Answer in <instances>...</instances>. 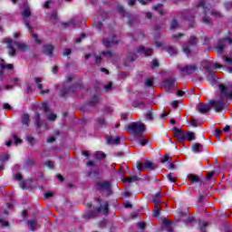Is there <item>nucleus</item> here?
Returning a JSON list of instances; mask_svg holds the SVG:
<instances>
[{
  "label": "nucleus",
  "instance_id": "54",
  "mask_svg": "<svg viewBox=\"0 0 232 232\" xmlns=\"http://www.w3.org/2000/svg\"><path fill=\"white\" fill-rule=\"evenodd\" d=\"M128 61H136L137 60V53H133V54H130L128 57H127Z\"/></svg>",
  "mask_w": 232,
  "mask_h": 232
},
{
  "label": "nucleus",
  "instance_id": "49",
  "mask_svg": "<svg viewBox=\"0 0 232 232\" xmlns=\"http://www.w3.org/2000/svg\"><path fill=\"white\" fill-rule=\"evenodd\" d=\"M210 15H213L214 17H222V14L217 10H212Z\"/></svg>",
  "mask_w": 232,
  "mask_h": 232
},
{
  "label": "nucleus",
  "instance_id": "25",
  "mask_svg": "<svg viewBox=\"0 0 232 232\" xmlns=\"http://www.w3.org/2000/svg\"><path fill=\"white\" fill-rule=\"evenodd\" d=\"M22 15L23 17H30V15H32V13L30 12V6H28L26 4L23 5Z\"/></svg>",
  "mask_w": 232,
  "mask_h": 232
},
{
  "label": "nucleus",
  "instance_id": "38",
  "mask_svg": "<svg viewBox=\"0 0 232 232\" xmlns=\"http://www.w3.org/2000/svg\"><path fill=\"white\" fill-rule=\"evenodd\" d=\"M35 120H36V128L42 127L43 121H41V114H39V112H35Z\"/></svg>",
  "mask_w": 232,
  "mask_h": 232
},
{
  "label": "nucleus",
  "instance_id": "64",
  "mask_svg": "<svg viewBox=\"0 0 232 232\" xmlns=\"http://www.w3.org/2000/svg\"><path fill=\"white\" fill-rule=\"evenodd\" d=\"M223 59H224V61H226V63H228V64H232V58L224 56Z\"/></svg>",
  "mask_w": 232,
  "mask_h": 232
},
{
  "label": "nucleus",
  "instance_id": "13",
  "mask_svg": "<svg viewBox=\"0 0 232 232\" xmlns=\"http://www.w3.org/2000/svg\"><path fill=\"white\" fill-rule=\"evenodd\" d=\"M164 86H165L166 90H176L177 81L173 77L166 79L164 81Z\"/></svg>",
  "mask_w": 232,
  "mask_h": 232
},
{
  "label": "nucleus",
  "instance_id": "41",
  "mask_svg": "<svg viewBox=\"0 0 232 232\" xmlns=\"http://www.w3.org/2000/svg\"><path fill=\"white\" fill-rule=\"evenodd\" d=\"M7 160H10V155L9 154H4L0 157L1 164H5V162H7Z\"/></svg>",
  "mask_w": 232,
  "mask_h": 232
},
{
  "label": "nucleus",
  "instance_id": "63",
  "mask_svg": "<svg viewBox=\"0 0 232 232\" xmlns=\"http://www.w3.org/2000/svg\"><path fill=\"white\" fill-rule=\"evenodd\" d=\"M140 146H146V144H148V140L146 139L140 140Z\"/></svg>",
  "mask_w": 232,
  "mask_h": 232
},
{
  "label": "nucleus",
  "instance_id": "47",
  "mask_svg": "<svg viewBox=\"0 0 232 232\" xmlns=\"http://www.w3.org/2000/svg\"><path fill=\"white\" fill-rule=\"evenodd\" d=\"M93 59H94L96 64H98V66H100L101 63L102 61V58L101 57V55L93 54Z\"/></svg>",
  "mask_w": 232,
  "mask_h": 232
},
{
  "label": "nucleus",
  "instance_id": "62",
  "mask_svg": "<svg viewBox=\"0 0 232 232\" xmlns=\"http://www.w3.org/2000/svg\"><path fill=\"white\" fill-rule=\"evenodd\" d=\"M33 38L34 39L35 43H37V44H41V40L37 34H33Z\"/></svg>",
  "mask_w": 232,
  "mask_h": 232
},
{
  "label": "nucleus",
  "instance_id": "22",
  "mask_svg": "<svg viewBox=\"0 0 232 232\" xmlns=\"http://www.w3.org/2000/svg\"><path fill=\"white\" fill-rule=\"evenodd\" d=\"M43 53L45 55H49V57H52V55H53V45H51V44L44 45Z\"/></svg>",
  "mask_w": 232,
  "mask_h": 232
},
{
  "label": "nucleus",
  "instance_id": "15",
  "mask_svg": "<svg viewBox=\"0 0 232 232\" xmlns=\"http://www.w3.org/2000/svg\"><path fill=\"white\" fill-rule=\"evenodd\" d=\"M197 110L199 113H208V111H211V105H209L208 103L199 102L197 105Z\"/></svg>",
  "mask_w": 232,
  "mask_h": 232
},
{
  "label": "nucleus",
  "instance_id": "55",
  "mask_svg": "<svg viewBox=\"0 0 232 232\" xmlns=\"http://www.w3.org/2000/svg\"><path fill=\"white\" fill-rule=\"evenodd\" d=\"M13 139H14V144H15L16 146H17V144H21V142H23L22 140L17 139V135H15V134H13Z\"/></svg>",
  "mask_w": 232,
  "mask_h": 232
},
{
  "label": "nucleus",
  "instance_id": "58",
  "mask_svg": "<svg viewBox=\"0 0 232 232\" xmlns=\"http://www.w3.org/2000/svg\"><path fill=\"white\" fill-rule=\"evenodd\" d=\"M146 119L148 121H153V114L151 113V111H149V112H147Z\"/></svg>",
  "mask_w": 232,
  "mask_h": 232
},
{
  "label": "nucleus",
  "instance_id": "29",
  "mask_svg": "<svg viewBox=\"0 0 232 232\" xmlns=\"http://www.w3.org/2000/svg\"><path fill=\"white\" fill-rule=\"evenodd\" d=\"M74 88L75 87H71V88L67 89L66 87H63L61 93H60L61 97H66V95H68V93H72V92H73Z\"/></svg>",
  "mask_w": 232,
  "mask_h": 232
},
{
  "label": "nucleus",
  "instance_id": "53",
  "mask_svg": "<svg viewBox=\"0 0 232 232\" xmlns=\"http://www.w3.org/2000/svg\"><path fill=\"white\" fill-rule=\"evenodd\" d=\"M47 119H48V121H55V119H57V114H55V113H51V114H49V115L47 116Z\"/></svg>",
  "mask_w": 232,
  "mask_h": 232
},
{
  "label": "nucleus",
  "instance_id": "48",
  "mask_svg": "<svg viewBox=\"0 0 232 232\" xmlns=\"http://www.w3.org/2000/svg\"><path fill=\"white\" fill-rule=\"evenodd\" d=\"M193 222H195V218L190 217L186 219L185 224H186V226H191V224H193Z\"/></svg>",
  "mask_w": 232,
  "mask_h": 232
},
{
  "label": "nucleus",
  "instance_id": "34",
  "mask_svg": "<svg viewBox=\"0 0 232 232\" xmlns=\"http://www.w3.org/2000/svg\"><path fill=\"white\" fill-rule=\"evenodd\" d=\"M34 82H35V84H36L38 90H40V91L43 90V83H41V82H43V78H41V77H35V78L34 79Z\"/></svg>",
  "mask_w": 232,
  "mask_h": 232
},
{
  "label": "nucleus",
  "instance_id": "31",
  "mask_svg": "<svg viewBox=\"0 0 232 232\" xmlns=\"http://www.w3.org/2000/svg\"><path fill=\"white\" fill-rule=\"evenodd\" d=\"M195 132L187 131L185 132V140H195Z\"/></svg>",
  "mask_w": 232,
  "mask_h": 232
},
{
  "label": "nucleus",
  "instance_id": "16",
  "mask_svg": "<svg viewBox=\"0 0 232 232\" xmlns=\"http://www.w3.org/2000/svg\"><path fill=\"white\" fill-rule=\"evenodd\" d=\"M173 130L175 131L174 137H176V139H178V140H179V142H184V140H186V132L185 131H181V130L177 127H175L173 129Z\"/></svg>",
  "mask_w": 232,
  "mask_h": 232
},
{
  "label": "nucleus",
  "instance_id": "8",
  "mask_svg": "<svg viewBox=\"0 0 232 232\" xmlns=\"http://www.w3.org/2000/svg\"><path fill=\"white\" fill-rule=\"evenodd\" d=\"M219 90L223 97H226V99L232 100V83L231 82H228L227 85L219 84Z\"/></svg>",
  "mask_w": 232,
  "mask_h": 232
},
{
  "label": "nucleus",
  "instance_id": "33",
  "mask_svg": "<svg viewBox=\"0 0 232 232\" xmlns=\"http://www.w3.org/2000/svg\"><path fill=\"white\" fill-rule=\"evenodd\" d=\"M192 150L194 151V153H198L202 151V145L200 143H194L192 145Z\"/></svg>",
  "mask_w": 232,
  "mask_h": 232
},
{
  "label": "nucleus",
  "instance_id": "6",
  "mask_svg": "<svg viewBox=\"0 0 232 232\" xmlns=\"http://www.w3.org/2000/svg\"><path fill=\"white\" fill-rule=\"evenodd\" d=\"M138 171H144V169H149V171H153V169H157V165L151 162L150 160H146L144 163L138 161L136 163Z\"/></svg>",
  "mask_w": 232,
  "mask_h": 232
},
{
  "label": "nucleus",
  "instance_id": "44",
  "mask_svg": "<svg viewBox=\"0 0 232 232\" xmlns=\"http://www.w3.org/2000/svg\"><path fill=\"white\" fill-rule=\"evenodd\" d=\"M198 226L201 232H206V227H208V223L199 221Z\"/></svg>",
  "mask_w": 232,
  "mask_h": 232
},
{
  "label": "nucleus",
  "instance_id": "43",
  "mask_svg": "<svg viewBox=\"0 0 232 232\" xmlns=\"http://www.w3.org/2000/svg\"><path fill=\"white\" fill-rule=\"evenodd\" d=\"M101 54L107 57V59H111L113 57V53H111V51L102 52Z\"/></svg>",
  "mask_w": 232,
  "mask_h": 232
},
{
  "label": "nucleus",
  "instance_id": "20",
  "mask_svg": "<svg viewBox=\"0 0 232 232\" xmlns=\"http://www.w3.org/2000/svg\"><path fill=\"white\" fill-rule=\"evenodd\" d=\"M117 10H118L119 14H121L123 17L129 18L128 24H130V26H131L133 24V21L130 18V13L125 12L124 7H122L121 5H119L117 7Z\"/></svg>",
  "mask_w": 232,
  "mask_h": 232
},
{
  "label": "nucleus",
  "instance_id": "7",
  "mask_svg": "<svg viewBox=\"0 0 232 232\" xmlns=\"http://www.w3.org/2000/svg\"><path fill=\"white\" fill-rule=\"evenodd\" d=\"M227 44H232L231 38H222L220 39L218 44H216L217 53L222 54L224 53V50Z\"/></svg>",
  "mask_w": 232,
  "mask_h": 232
},
{
  "label": "nucleus",
  "instance_id": "19",
  "mask_svg": "<svg viewBox=\"0 0 232 232\" xmlns=\"http://www.w3.org/2000/svg\"><path fill=\"white\" fill-rule=\"evenodd\" d=\"M106 140L110 146H119L121 144V136H117L116 138L107 137Z\"/></svg>",
  "mask_w": 232,
  "mask_h": 232
},
{
  "label": "nucleus",
  "instance_id": "56",
  "mask_svg": "<svg viewBox=\"0 0 232 232\" xmlns=\"http://www.w3.org/2000/svg\"><path fill=\"white\" fill-rule=\"evenodd\" d=\"M112 86H113V83L111 82H110L107 85L104 86L105 92H110V90H111Z\"/></svg>",
  "mask_w": 232,
  "mask_h": 232
},
{
  "label": "nucleus",
  "instance_id": "40",
  "mask_svg": "<svg viewBox=\"0 0 232 232\" xmlns=\"http://www.w3.org/2000/svg\"><path fill=\"white\" fill-rule=\"evenodd\" d=\"M180 25L179 24V21L177 20H172V22L170 23V30H177V28H179Z\"/></svg>",
  "mask_w": 232,
  "mask_h": 232
},
{
  "label": "nucleus",
  "instance_id": "18",
  "mask_svg": "<svg viewBox=\"0 0 232 232\" xmlns=\"http://www.w3.org/2000/svg\"><path fill=\"white\" fill-rule=\"evenodd\" d=\"M171 160L172 158L168 155H165L160 159L161 164H166V162H169V169H175L177 166L175 165V163L171 162Z\"/></svg>",
  "mask_w": 232,
  "mask_h": 232
},
{
  "label": "nucleus",
  "instance_id": "57",
  "mask_svg": "<svg viewBox=\"0 0 232 232\" xmlns=\"http://www.w3.org/2000/svg\"><path fill=\"white\" fill-rule=\"evenodd\" d=\"M213 177H215V171H211L207 175V180H213Z\"/></svg>",
  "mask_w": 232,
  "mask_h": 232
},
{
  "label": "nucleus",
  "instance_id": "4",
  "mask_svg": "<svg viewBox=\"0 0 232 232\" xmlns=\"http://www.w3.org/2000/svg\"><path fill=\"white\" fill-rule=\"evenodd\" d=\"M217 68H222V65L219 64H211L209 62H205V69L208 72L207 75L208 81H212V82H215L217 81L218 77L215 75V72H213L214 70H217Z\"/></svg>",
  "mask_w": 232,
  "mask_h": 232
},
{
  "label": "nucleus",
  "instance_id": "46",
  "mask_svg": "<svg viewBox=\"0 0 232 232\" xmlns=\"http://www.w3.org/2000/svg\"><path fill=\"white\" fill-rule=\"evenodd\" d=\"M63 26H77V24L75 23V18H72L69 22L64 23Z\"/></svg>",
  "mask_w": 232,
  "mask_h": 232
},
{
  "label": "nucleus",
  "instance_id": "23",
  "mask_svg": "<svg viewBox=\"0 0 232 232\" xmlns=\"http://www.w3.org/2000/svg\"><path fill=\"white\" fill-rule=\"evenodd\" d=\"M152 202L155 203L154 208H156V210L153 213V217L155 218H157V217H159V215H160V208H159V204H162V201L152 198Z\"/></svg>",
  "mask_w": 232,
  "mask_h": 232
},
{
  "label": "nucleus",
  "instance_id": "28",
  "mask_svg": "<svg viewBox=\"0 0 232 232\" xmlns=\"http://www.w3.org/2000/svg\"><path fill=\"white\" fill-rule=\"evenodd\" d=\"M163 50H166L168 53L173 57V55H177L178 52L177 49H175L173 46H165L163 47Z\"/></svg>",
  "mask_w": 232,
  "mask_h": 232
},
{
  "label": "nucleus",
  "instance_id": "32",
  "mask_svg": "<svg viewBox=\"0 0 232 232\" xmlns=\"http://www.w3.org/2000/svg\"><path fill=\"white\" fill-rule=\"evenodd\" d=\"M22 123L25 126H30V115L29 114H24L22 116Z\"/></svg>",
  "mask_w": 232,
  "mask_h": 232
},
{
  "label": "nucleus",
  "instance_id": "3",
  "mask_svg": "<svg viewBox=\"0 0 232 232\" xmlns=\"http://www.w3.org/2000/svg\"><path fill=\"white\" fill-rule=\"evenodd\" d=\"M110 209V204L108 201H104L102 205L100 206V208H96L95 210H91L90 212L83 215V218L87 220H90V218H93L94 217H97L99 213H102L103 215H108V211Z\"/></svg>",
  "mask_w": 232,
  "mask_h": 232
},
{
  "label": "nucleus",
  "instance_id": "45",
  "mask_svg": "<svg viewBox=\"0 0 232 232\" xmlns=\"http://www.w3.org/2000/svg\"><path fill=\"white\" fill-rule=\"evenodd\" d=\"M0 224L2 227H8L10 226V223L5 219V218H0Z\"/></svg>",
  "mask_w": 232,
  "mask_h": 232
},
{
  "label": "nucleus",
  "instance_id": "2",
  "mask_svg": "<svg viewBox=\"0 0 232 232\" xmlns=\"http://www.w3.org/2000/svg\"><path fill=\"white\" fill-rule=\"evenodd\" d=\"M126 130H129L135 137H142L144 131H146V124L140 121H133L126 126Z\"/></svg>",
  "mask_w": 232,
  "mask_h": 232
},
{
  "label": "nucleus",
  "instance_id": "42",
  "mask_svg": "<svg viewBox=\"0 0 232 232\" xmlns=\"http://www.w3.org/2000/svg\"><path fill=\"white\" fill-rule=\"evenodd\" d=\"M145 86L147 88H151V86H153V78H146L145 79Z\"/></svg>",
  "mask_w": 232,
  "mask_h": 232
},
{
  "label": "nucleus",
  "instance_id": "27",
  "mask_svg": "<svg viewBox=\"0 0 232 232\" xmlns=\"http://www.w3.org/2000/svg\"><path fill=\"white\" fill-rule=\"evenodd\" d=\"M27 224H28L29 229L31 231H36L37 230V221L35 219L28 220Z\"/></svg>",
  "mask_w": 232,
  "mask_h": 232
},
{
  "label": "nucleus",
  "instance_id": "26",
  "mask_svg": "<svg viewBox=\"0 0 232 232\" xmlns=\"http://www.w3.org/2000/svg\"><path fill=\"white\" fill-rule=\"evenodd\" d=\"M0 67L2 68V70H14V64L6 63L5 60H1Z\"/></svg>",
  "mask_w": 232,
  "mask_h": 232
},
{
  "label": "nucleus",
  "instance_id": "12",
  "mask_svg": "<svg viewBox=\"0 0 232 232\" xmlns=\"http://www.w3.org/2000/svg\"><path fill=\"white\" fill-rule=\"evenodd\" d=\"M96 186L98 191H106L107 197L111 195V184L109 181L99 182Z\"/></svg>",
  "mask_w": 232,
  "mask_h": 232
},
{
  "label": "nucleus",
  "instance_id": "35",
  "mask_svg": "<svg viewBox=\"0 0 232 232\" xmlns=\"http://www.w3.org/2000/svg\"><path fill=\"white\" fill-rule=\"evenodd\" d=\"M94 156L97 160H102V159H106V154H104L102 151L95 152Z\"/></svg>",
  "mask_w": 232,
  "mask_h": 232
},
{
  "label": "nucleus",
  "instance_id": "9",
  "mask_svg": "<svg viewBox=\"0 0 232 232\" xmlns=\"http://www.w3.org/2000/svg\"><path fill=\"white\" fill-rule=\"evenodd\" d=\"M198 43L197 40V37L195 36H190L188 44H185L182 47V51L189 57L191 55V46H195Z\"/></svg>",
  "mask_w": 232,
  "mask_h": 232
},
{
  "label": "nucleus",
  "instance_id": "60",
  "mask_svg": "<svg viewBox=\"0 0 232 232\" xmlns=\"http://www.w3.org/2000/svg\"><path fill=\"white\" fill-rule=\"evenodd\" d=\"M152 198H154L155 200H160V198H162V194L160 192H158Z\"/></svg>",
  "mask_w": 232,
  "mask_h": 232
},
{
  "label": "nucleus",
  "instance_id": "10",
  "mask_svg": "<svg viewBox=\"0 0 232 232\" xmlns=\"http://www.w3.org/2000/svg\"><path fill=\"white\" fill-rule=\"evenodd\" d=\"M198 6H201L204 12V15L201 18V23H204V24H211V18L208 16V14H209V8L206 6V3L204 1H201L198 3Z\"/></svg>",
  "mask_w": 232,
  "mask_h": 232
},
{
  "label": "nucleus",
  "instance_id": "1",
  "mask_svg": "<svg viewBox=\"0 0 232 232\" xmlns=\"http://www.w3.org/2000/svg\"><path fill=\"white\" fill-rule=\"evenodd\" d=\"M5 43L7 44L8 54L10 57H15L17 54V49H15V46L20 50V52H28V50H30V45L24 43L14 41L10 38H7Z\"/></svg>",
  "mask_w": 232,
  "mask_h": 232
},
{
  "label": "nucleus",
  "instance_id": "61",
  "mask_svg": "<svg viewBox=\"0 0 232 232\" xmlns=\"http://www.w3.org/2000/svg\"><path fill=\"white\" fill-rule=\"evenodd\" d=\"M51 19H53V21H57V12L51 13Z\"/></svg>",
  "mask_w": 232,
  "mask_h": 232
},
{
  "label": "nucleus",
  "instance_id": "24",
  "mask_svg": "<svg viewBox=\"0 0 232 232\" xmlns=\"http://www.w3.org/2000/svg\"><path fill=\"white\" fill-rule=\"evenodd\" d=\"M188 179L190 180V182H193L195 184H202V179L195 174H188Z\"/></svg>",
  "mask_w": 232,
  "mask_h": 232
},
{
  "label": "nucleus",
  "instance_id": "36",
  "mask_svg": "<svg viewBox=\"0 0 232 232\" xmlns=\"http://www.w3.org/2000/svg\"><path fill=\"white\" fill-rule=\"evenodd\" d=\"M34 164H35V160L31 159V158H27L25 160L24 166H26V168H32V166H34Z\"/></svg>",
  "mask_w": 232,
  "mask_h": 232
},
{
  "label": "nucleus",
  "instance_id": "30",
  "mask_svg": "<svg viewBox=\"0 0 232 232\" xmlns=\"http://www.w3.org/2000/svg\"><path fill=\"white\" fill-rule=\"evenodd\" d=\"M139 180V178L137 176H131L130 178H125L122 179V182L126 183L128 182L129 184H131L133 182H137Z\"/></svg>",
  "mask_w": 232,
  "mask_h": 232
},
{
  "label": "nucleus",
  "instance_id": "50",
  "mask_svg": "<svg viewBox=\"0 0 232 232\" xmlns=\"http://www.w3.org/2000/svg\"><path fill=\"white\" fill-rule=\"evenodd\" d=\"M168 179L169 180V182H172V184H176L177 182V179H175L172 173L168 175Z\"/></svg>",
  "mask_w": 232,
  "mask_h": 232
},
{
  "label": "nucleus",
  "instance_id": "39",
  "mask_svg": "<svg viewBox=\"0 0 232 232\" xmlns=\"http://www.w3.org/2000/svg\"><path fill=\"white\" fill-rule=\"evenodd\" d=\"M97 125H98L100 128H103V127L108 126V123H106V120H104V119H98V120H97Z\"/></svg>",
  "mask_w": 232,
  "mask_h": 232
},
{
  "label": "nucleus",
  "instance_id": "59",
  "mask_svg": "<svg viewBox=\"0 0 232 232\" xmlns=\"http://www.w3.org/2000/svg\"><path fill=\"white\" fill-rule=\"evenodd\" d=\"M52 197H53V192L52 191L45 192L44 198H52Z\"/></svg>",
  "mask_w": 232,
  "mask_h": 232
},
{
  "label": "nucleus",
  "instance_id": "14",
  "mask_svg": "<svg viewBox=\"0 0 232 232\" xmlns=\"http://www.w3.org/2000/svg\"><path fill=\"white\" fill-rule=\"evenodd\" d=\"M137 53H140L145 57H150L153 54V50L150 47H144V45H141L138 48Z\"/></svg>",
  "mask_w": 232,
  "mask_h": 232
},
{
  "label": "nucleus",
  "instance_id": "5",
  "mask_svg": "<svg viewBox=\"0 0 232 232\" xmlns=\"http://www.w3.org/2000/svg\"><path fill=\"white\" fill-rule=\"evenodd\" d=\"M209 104L212 106L215 111H217V113H220V111H223V110H226L227 106V102H226V99L221 98L220 100L210 101Z\"/></svg>",
  "mask_w": 232,
  "mask_h": 232
},
{
  "label": "nucleus",
  "instance_id": "17",
  "mask_svg": "<svg viewBox=\"0 0 232 232\" xmlns=\"http://www.w3.org/2000/svg\"><path fill=\"white\" fill-rule=\"evenodd\" d=\"M103 45L106 46V48H110L111 46H113L114 44H119V41L115 39V36H112L111 38H104L102 40Z\"/></svg>",
  "mask_w": 232,
  "mask_h": 232
},
{
  "label": "nucleus",
  "instance_id": "21",
  "mask_svg": "<svg viewBox=\"0 0 232 232\" xmlns=\"http://www.w3.org/2000/svg\"><path fill=\"white\" fill-rule=\"evenodd\" d=\"M101 102V94L95 93L89 101L90 106H95Z\"/></svg>",
  "mask_w": 232,
  "mask_h": 232
},
{
  "label": "nucleus",
  "instance_id": "37",
  "mask_svg": "<svg viewBox=\"0 0 232 232\" xmlns=\"http://www.w3.org/2000/svg\"><path fill=\"white\" fill-rule=\"evenodd\" d=\"M153 10H157L160 15H164V14H166L164 10H162V5L160 4H158L157 5H153Z\"/></svg>",
  "mask_w": 232,
  "mask_h": 232
},
{
  "label": "nucleus",
  "instance_id": "51",
  "mask_svg": "<svg viewBox=\"0 0 232 232\" xmlns=\"http://www.w3.org/2000/svg\"><path fill=\"white\" fill-rule=\"evenodd\" d=\"M42 108H43L44 113H48V111H50V107L48 106V103H46V102L42 104Z\"/></svg>",
  "mask_w": 232,
  "mask_h": 232
},
{
  "label": "nucleus",
  "instance_id": "11",
  "mask_svg": "<svg viewBox=\"0 0 232 232\" xmlns=\"http://www.w3.org/2000/svg\"><path fill=\"white\" fill-rule=\"evenodd\" d=\"M179 69L182 75H193L198 70V66L197 64L186 65L185 67L179 66Z\"/></svg>",
  "mask_w": 232,
  "mask_h": 232
},
{
  "label": "nucleus",
  "instance_id": "52",
  "mask_svg": "<svg viewBox=\"0 0 232 232\" xmlns=\"http://www.w3.org/2000/svg\"><path fill=\"white\" fill-rule=\"evenodd\" d=\"M45 165L47 168H50L51 169H53V167L55 166V163L52 160H48L45 162Z\"/></svg>",
  "mask_w": 232,
  "mask_h": 232
}]
</instances>
